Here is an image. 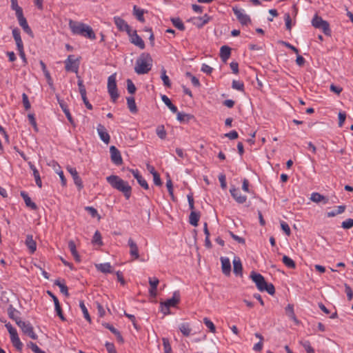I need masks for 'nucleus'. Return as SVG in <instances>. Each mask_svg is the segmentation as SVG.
<instances>
[{"label": "nucleus", "instance_id": "f8f14e48", "mask_svg": "<svg viewBox=\"0 0 353 353\" xmlns=\"http://www.w3.org/2000/svg\"><path fill=\"white\" fill-rule=\"evenodd\" d=\"M67 170L71 174L74 184L77 186L78 189L80 190L83 188V182L81 177L79 176V174L76 170V168L68 166Z\"/></svg>", "mask_w": 353, "mask_h": 353}, {"label": "nucleus", "instance_id": "72a5a7b5", "mask_svg": "<svg viewBox=\"0 0 353 353\" xmlns=\"http://www.w3.org/2000/svg\"><path fill=\"white\" fill-rule=\"evenodd\" d=\"M285 312L286 314L292 319L296 324L299 323V320L296 319L294 312V307L292 305L288 304V306L285 307Z\"/></svg>", "mask_w": 353, "mask_h": 353}, {"label": "nucleus", "instance_id": "0eeeda50", "mask_svg": "<svg viewBox=\"0 0 353 353\" xmlns=\"http://www.w3.org/2000/svg\"><path fill=\"white\" fill-rule=\"evenodd\" d=\"M180 301V294L179 291H176L173 293V296L171 299H168L165 302H161V305H164L165 306L166 311H164V307H162L161 311L165 314L167 315L170 314V307H175Z\"/></svg>", "mask_w": 353, "mask_h": 353}, {"label": "nucleus", "instance_id": "473e14b6", "mask_svg": "<svg viewBox=\"0 0 353 353\" xmlns=\"http://www.w3.org/2000/svg\"><path fill=\"white\" fill-rule=\"evenodd\" d=\"M161 99L168 108L174 113L177 112V108L171 102L170 99L166 95H162Z\"/></svg>", "mask_w": 353, "mask_h": 353}, {"label": "nucleus", "instance_id": "aec40b11", "mask_svg": "<svg viewBox=\"0 0 353 353\" xmlns=\"http://www.w3.org/2000/svg\"><path fill=\"white\" fill-rule=\"evenodd\" d=\"M57 100H58V102H59V104L60 105V107L61 108L62 110L63 111V112L65 113L67 119H68L69 122L72 124V125H74V120L70 114V112L68 108V106L67 105L65 104V103L63 101V100H61L58 96H57Z\"/></svg>", "mask_w": 353, "mask_h": 353}, {"label": "nucleus", "instance_id": "412c9836", "mask_svg": "<svg viewBox=\"0 0 353 353\" xmlns=\"http://www.w3.org/2000/svg\"><path fill=\"white\" fill-rule=\"evenodd\" d=\"M233 272L236 276H242L243 267L239 258H234L233 260Z\"/></svg>", "mask_w": 353, "mask_h": 353}, {"label": "nucleus", "instance_id": "58836bf2", "mask_svg": "<svg viewBox=\"0 0 353 353\" xmlns=\"http://www.w3.org/2000/svg\"><path fill=\"white\" fill-rule=\"evenodd\" d=\"M282 261L289 268L294 269L296 268L295 262L286 255L283 256Z\"/></svg>", "mask_w": 353, "mask_h": 353}, {"label": "nucleus", "instance_id": "6ab92c4d", "mask_svg": "<svg viewBox=\"0 0 353 353\" xmlns=\"http://www.w3.org/2000/svg\"><path fill=\"white\" fill-rule=\"evenodd\" d=\"M221 269L223 274L225 276L230 275L231 272V264L230 259L226 257H221Z\"/></svg>", "mask_w": 353, "mask_h": 353}, {"label": "nucleus", "instance_id": "6e6552de", "mask_svg": "<svg viewBox=\"0 0 353 353\" xmlns=\"http://www.w3.org/2000/svg\"><path fill=\"white\" fill-rule=\"evenodd\" d=\"M87 26L85 23L74 21L72 19L69 21V27L74 34H79L83 37Z\"/></svg>", "mask_w": 353, "mask_h": 353}, {"label": "nucleus", "instance_id": "a18cd8bd", "mask_svg": "<svg viewBox=\"0 0 353 353\" xmlns=\"http://www.w3.org/2000/svg\"><path fill=\"white\" fill-rule=\"evenodd\" d=\"M345 205H339V206L337 207V210H332L331 212H327V216L328 217L334 216H336L337 214L343 213L345 211Z\"/></svg>", "mask_w": 353, "mask_h": 353}, {"label": "nucleus", "instance_id": "680f3d73", "mask_svg": "<svg viewBox=\"0 0 353 353\" xmlns=\"http://www.w3.org/2000/svg\"><path fill=\"white\" fill-rule=\"evenodd\" d=\"M28 117L30 123L33 126L34 130L36 132H38V128H37V122H36V120L34 118V115L33 114L30 113V114H28Z\"/></svg>", "mask_w": 353, "mask_h": 353}, {"label": "nucleus", "instance_id": "8fccbe9b", "mask_svg": "<svg viewBox=\"0 0 353 353\" xmlns=\"http://www.w3.org/2000/svg\"><path fill=\"white\" fill-rule=\"evenodd\" d=\"M188 21L191 22L193 25L196 26L199 28H201L204 26L201 17H193L189 19Z\"/></svg>", "mask_w": 353, "mask_h": 353}, {"label": "nucleus", "instance_id": "37998d69", "mask_svg": "<svg viewBox=\"0 0 353 353\" xmlns=\"http://www.w3.org/2000/svg\"><path fill=\"white\" fill-rule=\"evenodd\" d=\"M54 285L59 287L60 291L62 294H63L66 296H69L68 288L64 283H61V281L59 280H56L54 281Z\"/></svg>", "mask_w": 353, "mask_h": 353}, {"label": "nucleus", "instance_id": "de8ad7c7", "mask_svg": "<svg viewBox=\"0 0 353 353\" xmlns=\"http://www.w3.org/2000/svg\"><path fill=\"white\" fill-rule=\"evenodd\" d=\"M156 132H157V136L161 139H165L167 133H166V131L165 130V128H164L163 125H159L157 128Z\"/></svg>", "mask_w": 353, "mask_h": 353}, {"label": "nucleus", "instance_id": "a19ab883", "mask_svg": "<svg viewBox=\"0 0 353 353\" xmlns=\"http://www.w3.org/2000/svg\"><path fill=\"white\" fill-rule=\"evenodd\" d=\"M79 306L82 310V312L83 314L84 318L89 322L91 323V317L88 313V309L85 307L84 302L83 301H80L79 302Z\"/></svg>", "mask_w": 353, "mask_h": 353}, {"label": "nucleus", "instance_id": "338daca9", "mask_svg": "<svg viewBox=\"0 0 353 353\" xmlns=\"http://www.w3.org/2000/svg\"><path fill=\"white\" fill-rule=\"evenodd\" d=\"M285 21L286 29L290 31L292 29V19L289 13L285 14Z\"/></svg>", "mask_w": 353, "mask_h": 353}, {"label": "nucleus", "instance_id": "bb28decb", "mask_svg": "<svg viewBox=\"0 0 353 353\" xmlns=\"http://www.w3.org/2000/svg\"><path fill=\"white\" fill-rule=\"evenodd\" d=\"M231 54V48L227 46H223L220 50V57L223 62H226Z\"/></svg>", "mask_w": 353, "mask_h": 353}, {"label": "nucleus", "instance_id": "f257e3e1", "mask_svg": "<svg viewBox=\"0 0 353 353\" xmlns=\"http://www.w3.org/2000/svg\"><path fill=\"white\" fill-rule=\"evenodd\" d=\"M106 181L113 188L121 192L127 199L130 197L132 188L127 181L113 174L106 177Z\"/></svg>", "mask_w": 353, "mask_h": 353}, {"label": "nucleus", "instance_id": "9b49d317", "mask_svg": "<svg viewBox=\"0 0 353 353\" xmlns=\"http://www.w3.org/2000/svg\"><path fill=\"white\" fill-rule=\"evenodd\" d=\"M110 158L112 163L115 165H120L123 163V159L119 150L114 145L110 148Z\"/></svg>", "mask_w": 353, "mask_h": 353}, {"label": "nucleus", "instance_id": "b1692460", "mask_svg": "<svg viewBox=\"0 0 353 353\" xmlns=\"http://www.w3.org/2000/svg\"><path fill=\"white\" fill-rule=\"evenodd\" d=\"M10 340L13 346L19 351L23 348V343L21 342L17 332L10 335Z\"/></svg>", "mask_w": 353, "mask_h": 353}, {"label": "nucleus", "instance_id": "4be33fe9", "mask_svg": "<svg viewBox=\"0 0 353 353\" xmlns=\"http://www.w3.org/2000/svg\"><path fill=\"white\" fill-rule=\"evenodd\" d=\"M17 18L19 21V25L21 26L23 30L28 34H32V32L31 30V28L29 27L26 18L23 17V14L17 16Z\"/></svg>", "mask_w": 353, "mask_h": 353}, {"label": "nucleus", "instance_id": "c85d7f7f", "mask_svg": "<svg viewBox=\"0 0 353 353\" xmlns=\"http://www.w3.org/2000/svg\"><path fill=\"white\" fill-rule=\"evenodd\" d=\"M97 270L103 272V273H112V268L109 263H100L95 265Z\"/></svg>", "mask_w": 353, "mask_h": 353}, {"label": "nucleus", "instance_id": "c03bdc74", "mask_svg": "<svg viewBox=\"0 0 353 353\" xmlns=\"http://www.w3.org/2000/svg\"><path fill=\"white\" fill-rule=\"evenodd\" d=\"M11 3L12 10L16 12V17L23 14V10L20 6H19L17 0H11Z\"/></svg>", "mask_w": 353, "mask_h": 353}, {"label": "nucleus", "instance_id": "0e129e2a", "mask_svg": "<svg viewBox=\"0 0 353 353\" xmlns=\"http://www.w3.org/2000/svg\"><path fill=\"white\" fill-rule=\"evenodd\" d=\"M344 286H345V293L347 296V299L349 301H351L353 298V291H352V288L347 283H345Z\"/></svg>", "mask_w": 353, "mask_h": 353}, {"label": "nucleus", "instance_id": "09e8293b", "mask_svg": "<svg viewBox=\"0 0 353 353\" xmlns=\"http://www.w3.org/2000/svg\"><path fill=\"white\" fill-rule=\"evenodd\" d=\"M101 239H102V237H101V233L98 230H97L93 236V239L92 241V243L97 244L99 245H102L103 242H102Z\"/></svg>", "mask_w": 353, "mask_h": 353}, {"label": "nucleus", "instance_id": "ea45409f", "mask_svg": "<svg viewBox=\"0 0 353 353\" xmlns=\"http://www.w3.org/2000/svg\"><path fill=\"white\" fill-rule=\"evenodd\" d=\"M192 118H194L193 115L186 114L184 112H177V119L181 122H188Z\"/></svg>", "mask_w": 353, "mask_h": 353}, {"label": "nucleus", "instance_id": "f3484780", "mask_svg": "<svg viewBox=\"0 0 353 353\" xmlns=\"http://www.w3.org/2000/svg\"><path fill=\"white\" fill-rule=\"evenodd\" d=\"M128 244L130 247V254L134 259L139 258V248L137 243L134 241L132 238H130L128 241Z\"/></svg>", "mask_w": 353, "mask_h": 353}, {"label": "nucleus", "instance_id": "39448f33", "mask_svg": "<svg viewBox=\"0 0 353 353\" xmlns=\"http://www.w3.org/2000/svg\"><path fill=\"white\" fill-rule=\"evenodd\" d=\"M65 69L68 72H73L76 74L78 73L80 59L79 58H75L74 55L70 54L64 61Z\"/></svg>", "mask_w": 353, "mask_h": 353}, {"label": "nucleus", "instance_id": "2eb2a0df", "mask_svg": "<svg viewBox=\"0 0 353 353\" xmlns=\"http://www.w3.org/2000/svg\"><path fill=\"white\" fill-rule=\"evenodd\" d=\"M97 130L101 141L105 143L108 144L110 143V137L105 128L102 124H98Z\"/></svg>", "mask_w": 353, "mask_h": 353}, {"label": "nucleus", "instance_id": "ddd939ff", "mask_svg": "<svg viewBox=\"0 0 353 353\" xmlns=\"http://www.w3.org/2000/svg\"><path fill=\"white\" fill-rule=\"evenodd\" d=\"M21 326L19 327L25 334L28 335L32 339H37V335L34 332L33 327L29 322L21 323Z\"/></svg>", "mask_w": 353, "mask_h": 353}, {"label": "nucleus", "instance_id": "2f4dec72", "mask_svg": "<svg viewBox=\"0 0 353 353\" xmlns=\"http://www.w3.org/2000/svg\"><path fill=\"white\" fill-rule=\"evenodd\" d=\"M179 330L185 336H188L190 335L192 332V328L190 325L188 323H183L179 325Z\"/></svg>", "mask_w": 353, "mask_h": 353}, {"label": "nucleus", "instance_id": "c9c22d12", "mask_svg": "<svg viewBox=\"0 0 353 353\" xmlns=\"http://www.w3.org/2000/svg\"><path fill=\"white\" fill-rule=\"evenodd\" d=\"M133 13L135 15L136 18L141 22H144L145 19L143 17L144 10L139 9L137 7V6H134L133 8Z\"/></svg>", "mask_w": 353, "mask_h": 353}, {"label": "nucleus", "instance_id": "f704fd0d", "mask_svg": "<svg viewBox=\"0 0 353 353\" xmlns=\"http://www.w3.org/2000/svg\"><path fill=\"white\" fill-rule=\"evenodd\" d=\"M128 107L132 113H137L138 111L134 98L130 97L127 98Z\"/></svg>", "mask_w": 353, "mask_h": 353}, {"label": "nucleus", "instance_id": "3c124183", "mask_svg": "<svg viewBox=\"0 0 353 353\" xmlns=\"http://www.w3.org/2000/svg\"><path fill=\"white\" fill-rule=\"evenodd\" d=\"M300 344L304 347L307 353H313L314 350L309 341H300Z\"/></svg>", "mask_w": 353, "mask_h": 353}, {"label": "nucleus", "instance_id": "603ef678", "mask_svg": "<svg viewBox=\"0 0 353 353\" xmlns=\"http://www.w3.org/2000/svg\"><path fill=\"white\" fill-rule=\"evenodd\" d=\"M162 341H163L164 353H172V347L170 344L169 340L167 338H163Z\"/></svg>", "mask_w": 353, "mask_h": 353}, {"label": "nucleus", "instance_id": "dca6fc26", "mask_svg": "<svg viewBox=\"0 0 353 353\" xmlns=\"http://www.w3.org/2000/svg\"><path fill=\"white\" fill-rule=\"evenodd\" d=\"M230 192L231 193L232 196L237 203L241 204L244 203L246 201V196L241 195L240 190L238 188L232 187L230 188Z\"/></svg>", "mask_w": 353, "mask_h": 353}, {"label": "nucleus", "instance_id": "6e6d98bb", "mask_svg": "<svg viewBox=\"0 0 353 353\" xmlns=\"http://www.w3.org/2000/svg\"><path fill=\"white\" fill-rule=\"evenodd\" d=\"M77 77L79 79H78V86H79V90L81 96L85 95L86 90H85V85H83V80L81 79V78L79 76H77Z\"/></svg>", "mask_w": 353, "mask_h": 353}, {"label": "nucleus", "instance_id": "5701e85b", "mask_svg": "<svg viewBox=\"0 0 353 353\" xmlns=\"http://www.w3.org/2000/svg\"><path fill=\"white\" fill-rule=\"evenodd\" d=\"M10 340L13 346L19 351L23 348V343L21 342L17 332L10 335Z\"/></svg>", "mask_w": 353, "mask_h": 353}, {"label": "nucleus", "instance_id": "423d86ee", "mask_svg": "<svg viewBox=\"0 0 353 353\" xmlns=\"http://www.w3.org/2000/svg\"><path fill=\"white\" fill-rule=\"evenodd\" d=\"M108 90L113 102H115L119 97L116 82V74L110 75L108 79Z\"/></svg>", "mask_w": 353, "mask_h": 353}, {"label": "nucleus", "instance_id": "4d7b16f0", "mask_svg": "<svg viewBox=\"0 0 353 353\" xmlns=\"http://www.w3.org/2000/svg\"><path fill=\"white\" fill-rule=\"evenodd\" d=\"M232 88H234L235 90H240V91H243V88H244L243 83L241 81H236V80H234L232 81Z\"/></svg>", "mask_w": 353, "mask_h": 353}, {"label": "nucleus", "instance_id": "f03ea898", "mask_svg": "<svg viewBox=\"0 0 353 353\" xmlns=\"http://www.w3.org/2000/svg\"><path fill=\"white\" fill-rule=\"evenodd\" d=\"M152 65V59L151 56L148 53L143 52L136 61L134 71L138 74H145L151 70Z\"/></svg>", "mask_w": 353, "mask_h": 353}, {"label": "nucleus", "instance_id": "13d9d810", "mask_svg": "<svg viewBox=\"0 0 353 353\" xmlns=\"http://www.w3.org/2000/svg\"><path fill=\"white\" fill-rule=\"evenodd\" d=\"M127 90L130 94H134L136 92V87L131 79L127 80Z\"/></svg>", "mask_w": 353, "mask_h": 353}, {"label": "nucleus", "instance_id": "5fc2aeb1", "mask_svg": "<svg viewBox=\"0 0 353 353\" xmlns=\"http://www.w3.org/2000/svg\"><path fill=\"white\" fill-rule=\"evenodd\" d=\"M19 313L18 310H17L12 305H10L8 307V314L9 317L12 319H13L16 315H17Z\"/></svg>", "mask_w": 353, "mask_h": 353}, {"label": "nucleus", "instance_id": "4468645a", "mask_svg": "<svg viewBox=\"0 0 353 353\" xmlns=\"http://www.w3.org/2000/svg\"><path fill=\"white\" fill-rule=\"evenodd\" d=\"M130 42L134 45L138 46L140 49L143 50L145 48V43L143 39L137 34V31L134 30L132 32L130 31Z\"/></svg>", "mask_w": 353, "mask_h": 353}, {"label": "nucleus", "instance_id": "1a4fd4ad", "mask_svg": "<svg viewBox=\"0 0 353 353\" xmlns=\"http://www.w3.org/2000/svg\"><path fill=\"white\" fill-rule=\"evenodd\" d=\"M234 14L236 15L237 19L242 25H247L251 22L250 17L246 14L243 10L239 9L237 7L232 8Z\"/></svg>", "mask_w": 353, "mask_h": 353}, {"label": "nucleus", "instance_id": "69168bd1", "mask_svg": "<svg viewBox=\"0 0 353 353\" xmlns=\"http://www.w3.org/2000/svg\"><path fill=\"white\" fill-rule=\"evenodd\" d=\"M159 283V280L157 278H149V284L150 285V288H153V290L157 289Z\"/></svg>", "mask_w": 353, "mask_h": 353}, {"label": "nucleus", "instance_id": "7ed1b4c3", "mask_svg": "<svg viewBox=\"0 0 353 353\" xmlns=\"http://www.w3.org/2000/svg\"><path fill=\"white\" fill-rule=\"evenodd\" d=\"M250 278L255 283L259 291H266L270 295L274 294V286L272 283H267L264 277L261 274L252 271L250 274Z\"/></svg>", "mask_w": 353, "mask_h": 353}, {"label": "nucleus", "instance_id": "cd10ccee", "mask_svg": "<svg viewBox=\"0 0 353 353\" xmlns=\"http://www.w3.org/2000/svg\"><path fill=\"white\" fill-rule=\"evenodd\" d=\"M310 199L315 203L323 202L324 204L328 203V199L318 192H314L311 194Z\"/></svg>", "mask_w": 353, "mask_h": 353}, {"label": "nucleus", "instance_id": "4c0bfd02", "mask_svg": "<svg viewBox=\"0 0 353 353\" xmlns=\"http://www.w3.org/2000/svg\"><path fill=\"white\" fill-rule=\"evenodd\" d=\"M54 303L55 306V310L57 313V315L60 317L61 320H65V318L63 314L62 309L61 307V305L59 304V300L57 297H54Z\"/></svg>", "mask_w": 353, "mask_h": 353}, {"label": "nucleus", "instance_id": "a211bd4d", "mask_svg": "<svg viewBox=\"0 0 353 353\" xmlns=\"http://www.w3.org/2000/svg\"><path fill=\"white\" fill-rule=\"evenodd\" d=\"M134 177L137 179L138 183L145 190H148L149 186L147 181L142 177L137 170H130Z\"/></svg>", "mask_w": 353, "mask_h": 353}, {"label": "nucleus", "instance_id": "bf43d9fd", "mask_svg": "<svg viewBox=\"0 0 353 353\" xmlns=\"http://www.w3.org/2000/svg\"><path fill=\"white\" fill-rule=\"evenodd\" d=\"M22 101L25 109L26 110H29L31 105L28 95L26 93H23L22 94Z\"/></svg>", "mask_w": 353, "mask_h": 353}, {"label": "nucleus", "instance_id": "79ce46f5", "mask_svg": "<svg viewBox=\"0 0 353 353\" xmlns=\"http://www.w3.org/2000/svg\"><path fill=\"white\" fill-rule=\"evenodd\" d=\"M171 21H172L173 26L175 28H176L177 29H179V30L183 31L185 30L184 24L183 23L182 21L179 18H172L171 19Z\"/></svg>", "mask_w": 353, "mask_h": 353}, {"label": "nucleus", "instance_id": "864d4df0", "mask_svg": "<svg viewBox=\"0 0 353 353\" xmlns=\"http://www.w3.org/2000/svg\"><path fill=\"white\" fill-rule=\"evenodd\" d=\"M203 323L204 324L209 328L210 331L212 333H215L216 332V327L214 323L208 318L203 319Z\"/></svg>", "mask_w": 353, "mask_h": 353}, {"label": "nucleus", "instance_id": "c756f323", "mask_svg": "<svg viewBox=\"0 0 353 353\" xmlns=\"http://www.w3.org/2000/svg\"><path fill=\"white\" fill-rule=\"evenodd\" d=\"M29 165H30V169L33 172V175L34 176V179H35V182H36L37 185H38L39 188H41L42 182H41V179L39 171L35 168V166L34 165H32L31 163H29Z\"/></svg>", "mask_w": 353, "mask_h": 353}, {"label": "nucleus", "instance_id": "052dcab7", "mask_svg": "<svg viewBox=\"0 0 353 353\" xmlns=\"http://www.w3.org/2000/svg\"><path fill=\"white\" fill-rule=\"evenodd\" d=\"M85 210L90 214L92 217L99 216V219L101 218V216L99 215L97 212V210L91 206H87L85 208Z\"/></svg>", "mask_w": 353, "mask_h": 353}, {"label": "nucleus", "instance_id": "e433bc0d", "mask_svg": "<svg viewBox=\"0 0 353 353\" xmlns=\"http://www.w3.org/2000/svg\"><path fill=\"white\" fill-rule=\"evenodd\" d=\"M161 78L165 86L168 88H170L171 86L170 81L169 79L168 76L166 74V70L164 68H162L161 70Z\"/></svg>", "mask_w": 353, "mask_h": 353}, {"label": "nucleus", "instance_id": "e2e57ef3", "mask_svg": "<svg viewBox=\"0 0 353 353\" xmlns=\"http://www.w3.org/2000/svg\"><path fill=\"white\" fill-rule=\"evenodd\" d=\"M341 227L344 229H350L353 227V219H348L341 223Z\"/></svg>", "mask_w": 353, "mask_h": 353}, {"label": "nucleus", "instance_id": "20e7f679", "mask_svg": "<svg viewBox=\"0 0 353 353\" xmlns=\"http://www.w3.org/2000/svg\"><path fill=\"white\" fill-rule=\"evenodd\" d=\"M312 24L315 28L322 30L325 35H331L330 24L327 21L323 20L322 17L316 14L312 20Z\"/></svg>", "mask_w": 353, "mask_h": 353}, {"label": "nucleus", "instance_id": "7c9ffc66", "mask_svg": "<svg viewBox=\"0 0 353 353\" xmlns=\"http://www.w3.org/2000/svg\"><path fill=\"white\" fill-rule=\"evenodd\" d=\"M200 218V213L192 211L189 216V222L193 226H197Z\"/></svg>", "mask_w": 353, "mask_h": 353}, {"label": "nucleus", "instance_id": "a878e982", "mask_svg": "<svg viewBox=\"0 0 353 353\" xmlns=\"http://www.w3.org/2000/svg\"><path fill=\"white\" fill-rule=\"evenodd\" d=\"M20 194L22 196V198L23 199L24 202L27 207L30 208L32 210H34L37 209V205L35 204V203L32 201L30 197L28 195L27 193L22 191V192H21Z\"/></svg>", "mask_w": 353, "mask_h": 353}, {"label": "nucleus", "instance_id": "393cba45", "mask_svg": "<svg viewBox=\"0 0 353 353\" xmlns=\"http://www.w3.org/2000/svg\"><path fill=\"white\" fill-rule=\"evenodd\" d=\"M26 245L28 248L31 253H34L37 250L36 241L33 239L32 235H27L26 239Z\"/></svg>", "mask_w": 353, "mask_h": 353}, {"label": "nucleus", "instance_id": "49530a36", "mask_svg": "<svg viewBox=\"0 0 353 353\" xmlns=\"http://www.w3.org/2000/svg\"><path fill=\"white\" fill-rule=\"evenodd\" d=\"M83 37H87L90 39H92V40L95 39V38H96V36H95V34H94L93 30L89 26H87V27H85V31Z\"/></svg>", "mask_w": 353, "mask_h": 353}, {"label": "nucleus", "instance_id": "9d476101", "mask_svg": "<svg viewBox=\"0 0 353 353\" xmlns=\"http://www.w3.org/2000/svg\"><path fill=\"white\" fill-rule=\"evenodd\" d=\"M114 22L119 31L126 32L130 36L131 28L124 19L119 17H114Z\"/></svg>", "mask_w": 353, "mask_h": 353}, {"label": "nucleus", "instance_id": "774afa93", "mask_svg": "<svg viewBox=\"0 0 353 353\" xmlns=\"http://www.w3.org/2000/svg\"><path fill=\"white\" fill-rule=\"evenodd\" d=\"M281 227L282 230L284 231V232L285 233V234L287 236H290V234H291L290 228V227H289L288 223H286L284 221H282L281 223Z\"/></svg>", "mask_w": 353, "mask_h": 353}]
</instances>
